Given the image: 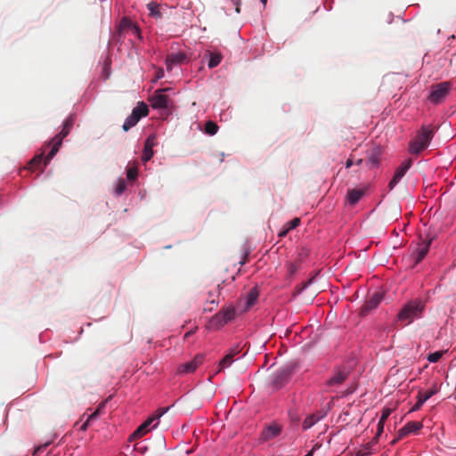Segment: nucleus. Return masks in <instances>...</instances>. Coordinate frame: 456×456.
<instances>
[{"instance_id":"45","label":"nucleus","mask_w":456,"mask_h":456,"mask_svg":"<svg viewBox=\"0 0 456 456\" xmlns=\"http://www.w3.org/2000/svg\"><path fill=\"white\" fill-rule=\"evenodd\" d=\"M287 231H285L283 228L282 230H281V232H279V237H285L287 235Z\"/></svg>"},{"instance_id":"16","label":"nucleus","mask_w":456,"mask_h":456,"mask_svg":"<svg viewBox=\"0 0 456 456\" xmlns=\"http://www.w3.org/2000/svg\"><path fill=\"white\" fill-rule=\"evenodd\" d=\"M155 135L151 134L150 135L145 142H144V148H143V152H142V159L143 162H147L149 161L152 156H153V147L155 145Z\"/></svg>"},{"instance_id":"49","label":"nucleus","mask_w":456,"mask_h":456,"mask_svg":"<svg viewBox=\"0 0 456 456\" xmlns=\"http://www.w3.org/2000/svg\"><path fill=\"white\" fill-rule=\"evenodd\" d=\"M191 331L187 332V333L185 334V338H187V337L191 336Z\"/></svg>"},{"instance_id":"44","label":"nucleus","mask_w":456,"mask_h":456,"mask_svg":"<svg viewBox=\"0 0 456 456\" xmlns=\"http://www.w3.org/2000/svg\"><path fill=\"white\" fill-rule=\"evenodd\" d=\"M354 165V161L352 160V159H348L346 163V168H349L350 167H352Z\"/></svg>"},{"instance_id":"7","label":"nucleus","mask_w":456,"mask_h":456,"mask_svg":"<svg viewBox=\"0 0 456 456\" xmlns=\"http://www.w3.org/2000/svg\"><path fill=\"white\" fill-rule=\"evenodd\" d=\"M204 354H198L194 358L187 362L179 365L177 371L179 374H189L194 372L204 362Z\"/></svg>"},{"instance_id":"8","label":"nucleus","mask_w":456,"mask_h":456,"mask_svg":"<svg viewBox=\"0 0 456 456\" xmlns=\"http://www.w3.org/2000/svg\"><path fill=\"white\" fill-rule=\"evenodd\" d=\"M282 431V426L279 425L278 423H272L269 425H266L260 435L259 440L261 442H267L270 441L277 436H279L281 434Z\"/></svg>"},{"instance_id":"30","label":"nucleus","mask_w":456,"mask_h":456,"mask_svg":"<svg viewBox=\"0 0 456 456\" xmlns=\"http://www.w3.org/2000/svg\"><path fill=\"white\" fill-rule=\"evenodd\" d=\"M444 353H445V351H436L434 353H430L428 355L427 359L430 362H437L442 358V356L444 355Z\"/></svg>"},{"instance_id":"6","label":"nucleus","mask_w":456,"mask_h":456,"mask_svg":"<svg viewBox=\"0 0 456 456\" xmlns=\"http://www.w3.org/2000/svg\"><path fill=\"white\" fill-rule=\"evenodd\" d=\"M450 88L449 82H441L433 86L428 95V100L435 104L442 102L449 94Z\"/></svg>"},{"instance_id":"9","label":"nucleus","mask_w":456,"mask_h":456,"mask_svg":"<svg viewBox=\"0 0 456 456\" xmlns=\"http://www.w3.org/2000/svg\"><path fill=\"white\" fill-rule=\"evenodd\" d=\"M167 89H159L154 92L150 98L151 105L153 109H167L169 104V98L163 93Z\"/></svg>"},{"instance_id":"41","label":"nucleus","mask_w":456,"mask_h":456,"mask_svg":"<svg viewBox=\"0 0 456 456\" xmlns=\"http://www.w3.org/2000/svg\"><path fill=\"white\" fill-rule=\"evenodd\" d=\"M134 449H135V451H137L141 453H144L147 451V447L141 444H136Z\"/></svg>"},{"instance_id":"26","label":"nucleus","mask_w":456,"mask_h":456,"mask_svg":"<svg viewBox=\"0 0 456 456\" xmlns=\"http://www.w3.org/2000/svg\"><path fill=\"white\" fill-rule=\"evenodd\" d=\"M431 244V240L423 243V245L418 249V255L416 258V263L420 262L428 254L429 250V246Z\"/></svg>"},{"instance_id":"4","label":"nucleus","mask_w":456,"mask_h":456,"mask_svg":"<svg viewBox=\"0 0 456 456\" xmlns=\"http://www.w3.org/2000/svg\"><path fill=\"white\" fill-rule=\"evenodd\" d=\"M149 108L146 103L143 102H139L137 106L133 109L130 116L126 118L123 124V130L127 132L130 128L134 126L138 121L143 118L148 116Z\"/></svg>"},{"instance_id":"46","label":"nucleus","mask_w":456,"mask_h":456,"mask_svg":"<svg viewBox=\"0 0 456 456\" xmlns=\"http://www.w3.org/2000/svg\"><path fill=\"white\" fill-rule=\"evenodd\" d=\"M313 454H314V450H311L305 456H313Z\"/></svg>"},{"instance_id":"18","label":"nucleus","mask_w":456,"mask_h":456,"mask_svg":"<svg viewBox=\"0 0 456 456\" xmlns=\"http://www.w3.org/2000/svg\"><path fill=\"white\" fill-rule=\"evenodd\" d=\"M152 419L148 418L142 424H141L137 429L130 436L129 440L134 441L135 439L142 437L150 430V426L152 423Z\"/></svg>"},{"instance_id":"11","label":"nucleus","mask_w":456,"mask_h":456,"mask_svg":"<svg viewBox=\"0 0 456 456\" xmlns=\"http://www.w3.org/2000/svg\"><path fill=\"white\" fill-rule=\"evenodd\" d=\"M188 61L189 58L183 52L169 53L166 58L167 69L170 71L173 66L187 62Z\"/></svg>"},{"instance_id":"51","label":"nucleus","mask_w":456,"mask_h":456,"mask_svg":"<svg viewBox=\"0 0 456 456\" xmlns=\"http://www.w3.org/2000/svg\"><path fill=\"white\" fill-rule=\"evenodd\" d=\"M236 12H240V8L239 7H236Z\"/></svg>"},{"instance_id":"36","label":"nucleus","mask_w":456,"mask_h":456,"mask_svg":"<svg viewBox=\"0 0 456 456\" xmlns=\"http://www.w3.org/2000/svg\"><path fill=\"white\" fill-rule=\"evenodd\" d=\"M286 224L289 227V229H290V230L295 229L296 227H297L300 224V218L295 217L292 220H290L289 222H288Z\"/></svg>"},{"instance_id":"31","label":"nucleus","mask_w":456,"mask_h":456,"mask_svg":"<svg viewBox=\"0 0 456 456\" xmlns=\"http://www.w3.org/2000/svg\"><path fill=\"white\" fill-rule=\"evenodd\" d=\"M300 262L298 263H288L287 264V271L289 276L294 275L297 270L299 269Z\"/></svg>"},{"instance_id":"28","label":"nucleus","mask_w":456,"mask_h":456,"mask_svg":"<svg viewBox=\"0 0 456 456\" xmlns=\"http://www.w3.org/2000/svg\"><path fill=\"white\" fill-rule=\"evenodd\" d=\"M218 126L213 121H208L205 125V132L209 135H214L217 133Z\"/></svg>"},{"instance_id":"39","label":"nucleus","mask_w":456,"mask_h":456,"mask_svg":"<svg viewBox=\"0 0 456 456\" xmlns=\"http://www.w3.org/2000/svg\"><path fill=\"white\" fill-rule=\"evenodd\" d=\"M384 422H380L379 421L378 423V429H377V434H376V436H375V440L378 439V437L382 434L383 430H384Z\"/></svg>"},{"instance_id":"13","label":"nucleus","mask_w":456,"mask_h":456,"mask_svg":"<svg viewBox=\"0 0 456 456\" xmlns=\"http://www.w3.org/2000/svg\"><path fill=\"white\" fill-rule=\"evenodd\" d=\"M412 161L411 159L404 161L396 170L395 173L389 182V188L393 189L399 182L400 180L404 176L405 173L409 170V168L411 167Z\"/></svg>"},{"instance_id":"17","label":"nucleus","mask_w":456,"mask_h":456,"mask_svg":"<svg viewBox=\"0 0 456 456\" xmlns=\"http://www.w3.org/2000/svg\"><path fill=\"white\" fill-rule=\"evenodd\" d=\"M349 372L346 370H338L334 375L327 381L330 387L341 385L348 376Z\"/></svg>"},{"instance_id":"1","label":"nucleus","mask_w":456,"mask_h":456,"mask_svg":"<svg viewBox=\"0 0 456 456\" xmlns=\"http://www.w3.org/2000/svg\"><path fill=\"white\" fill-rule=\"evenodd\" d=\"M424 308V302L419 298H416L403 305L397 314V319L404 324H410L415 318L420 317Z\"/></svg>"},{"instance_id":"14","label":"nucleus","mask_w":456,"mask_h":456,"mask_svg":"<svg viewBox=\"0 0 456 456\" xmlns=\"http://www.w3.org/2000/svg\"><path fill=\"white\" fill-rule=\"evenodd\" d=\"M291 370L289 368L282 369L275 374L272 385L275 389L281 388L289 379Z\"/></svg>"},{"instance_id":"37","label":"nucleus","mask_w":456,"mask_h":456,"mask_svg":"<svg viewBox=\"0 0 456 456\" xmlns=\"http://www.w3.org/2000/svg\"><path fill=\"white\" fill-rule=\"evenodd\" d=\"M391 411H391V409H389V408H384V409L382 410V414H381V417H380V419H379V421H380V422H384V423H385V422H386V420L387 419V418L390 416Z\"/></svg>"},{"instance_id":"42","label":"nucleus","mask_w":456,"mask_h":456,"mask_svg":"<svg viewBox=\"0 0 456 456\" xmlns=\"http://www.w3.org/2000/svg\"><path fill=\"white\" fill-rule=\"evenodd\" d=\"M48 446V444H45L43 445H40L38 447H37L33 452V455H37L38 454L39 452H43L46 447Z\"/></svg>"},{"instance_id":"20","label":"nucleus","mask_w":456,"mask_h":456,"mask_svg":"<svg viewBox=\"0 0 456 456\" xmlns=\"http://www.w3.org/2000/svg\"><path fill=\"white\" fill-rule=\"evenodd\" d=\"M364 189H351L347 191V200L351 205H355L364 195Z\"/></svg>"},{"instance_id":"21","label":"nucleus","mask_w":456,"mask_h":456,"mask_svg":"<svg viewBox=\"0 0 456 456\" xmlns=\"http://www.w3.org/2000/svg\"><path fill=\"white\" fill-rule=\"evenodd\" d=\"M258 296H259V293H258V290H257V289L256 287L251 289L248 292V294L246 296V307H245V310H248L250 307H252L256 304V300L258 298Z\"/></svg>"},{"instance_id":"32","label":"nucleus","mask_w":456,"mask_h":456,"mask_svg":"<svg viewBox=\"0 0 456 456\" xmlns=\"http://www.w3.org/2000/svg\"><path fill=\"white\" fill-rule=\"evenodd\" d=\"M126 189V183L124 179H119L115 189L117 195H121Z\"/></svg>"},{"instance_id":"2","label":"nucleus","mask_w":456,"mask_h":456,"mask_svg":"<svg viewBox=\"0 0 456 456\" xmlns=\"http://www.w3.org/2000/svg\"><path fill=\"white\" fill-rule=\"evenodd\" d=\"M436 128L431 126H423L418 134L410 143L409 151L411 154H418L425 150L433 139Z\"/></svg>"},{"instance_id":"19","label":"nucleus","mask_w":456,"mask_h":456,"mask_svg":"<svg viewBox=\"0 0 456 456\" xmlns=\"http://www.w3.org/2000/svg\"><path fill=\"white\" fill-rule=\"evenodd\" d=\"M436 392L437 391L436 388L430 389L426 392L419 391L418 396H417L418 401H417L416 404L413 406L412 410L413 411L419 410L422 406V404L426 401H428L431 396H433Z\"/></svg>"},{"instance_id":"34","label":"nucleus","mask_w":456,"mask_h":456,"mask_svg":"<svg viewBox=\"0 0 456 456\" xmlns=\"http://www.w3.org/2000/svg\"><path fill=\"white\" fill-rule=\"evenodd\" d=\"M138 175V169L136 167H132L127 169L126 176L128 180L134 181Z\"/></svg>"},{"instance_id":"38","label":"nucleus","mask_w":456,"mask_h":456,"mask_svg":"<svg viewBox=\"0 0 456 456\" xmlns=\"http://www.w3.org/2000/svg\"><path fill=\"white\" fill-rule=\"evenodd\" d=\"M371 454L370 445H366L362 449L359 450L357 452V456H370Z\"/></svg>"},{"instance_id":"23","label":"nucleus","mask_w":456,"mask_h":456,"mask_svg":"<svg viewBox=\"0 0 456 456\" xmlns=\"http://www.w3.org/2000/svg\"><path fill=\"white\" fill-rule=\"evenodd\" d=\"M238 352L235 351V350H232L230 354H226L219 362V365H218V370L217 372H220L221 370H223L224 369H225L226 367L230 366L231 363L233 362V356L237 354Z\"/></svg>"},{"instance_id":"48","label":"nucleus","mask_w":456,"mask_h":456,"mask_svg":"<svg viewBox=\"0 0 456 456\" xmlns=\"http://www.w3.org/2000/svg\"><path fill=\"white\" fill-rule=\"evenodd\" d=\"M362 162V159H357L356 164H357V165H360Z\"/></svg>"},{"instance_id":"47","label":"nucleus","mask_w":456,"mask_h":456,"mask_svg":"<svg viewBox=\"0 0 456 456\" xmlns=\"http://www.w3.org/2000/svg\"><path fill=\"white\" fill-rule=\"evenodd\" d=\"M283 229L285 231H287V233L290 231V229H289V227L287 226V224H285V226L283 227Z\"/></svg>"},{"instance_id":"40","label":"nucleus","mask_w":456,"mask_h":456,"mask_svg":"<svg viewBox=\"0 0 456 456\" xmlns=\"http://www.w3.org/2000/svg\"><path fill=\"white\" fill-rule=\"evenodd\" d=\"M94 420V419H90V415L87 417L86 420L80 427V430L86 431L90 425V423Z\"/></svg>"},{"instance_id":"50","label":"nucleus","mask_w":456,"mask_h":456,"mask_svg":"<svg viewBox=\"0 0 456 456\" xmlns=\"http://www.w3.org/2000/svg\"><path fill=\"white\" fill-rule=\"evenodd\" d=\"M265 5L266 4L267 0H260Z\"/></svg>"},{"instance_id":"22","label":"nucleus","mask_w":456,"mask_h":456,"mask_svg":"<svg viewBox=\"0 0 456 456\" xmlns=\"http://www.w3.org/2000/svg\"><path fill=\"white\" fill-rule=\"evenodd\" d=\"M45 152L43 151L42 153L35 156L29 162H28V168L31 171H34L36 169L38 168V167L41 165L42 161L44 160V166H46L47 164H45V159H46V157L44 156Z\"/></svg>"},{"instance_id":"43","label":"nucleus","mask_w":456,"mask_h":456,"mask_svg":"<svg viewBox=\"0 0 456 456\" xmlns=\"http://www.w3.org/2000/svg\"><path fill=\"white\" fill-rule=\"evenodd\" d=\"M163 77H164V70H163V69H159L156 71V75H155V79L154 80H159V79L162 78Z\"/></svg>"},{"instance_id":"15","label":"nucleus","mask_w":456,"mask_h":456,"mask_svg":"<svg viewBox=\"0 0 456 456\" xmlns=\"http://www.w3.org/2000/svg\"><path fill=\"white\" fill-rule=\"evenodd\" d=\"M327 412L323 410L318 411L309 416H307L303 421L302 427L304 429L312 428L315 423L323 419Z\"/></svg>"},{"instance_id":"5","label":"nucleus","mask_w":456,"mask_h":456,"mask_svg":"<svg viewBox=\"0 0 456 456\" xmlns=\"http://www.w3.org/2000/svg\"><path fill=\"white\" fill-rule=\"evenodd\" d=\"M235 316V308L223 307L217 314H216L210 320V326L215 329H220Z\"/></svg>"},{"instance_id":"33","label":"nucleus","mask_w":456,"mask_h":456,"mask_svg":"<svg viewBox=\"0 0 456 456\" xmlns=\"http://www.w3.org/2000/svg\"><path fill=\"white\" fill-rule=\"evenodd\" d=\"M168 410H169V407L159 408L155 411V413L150 418L152 419V421H155V420L159 419L160 417H162Z\"/></svg>"},{"instance_id":"29","label":"nucleus","mask_w":456,"mask_h":456,"mask_svg":"<svg viewBox=\"0 0 456 456\" xmlns=\"http://www.w3.org/2000/svg\"><path fill=\"white\" fill-rule=\"evenodd\" d=\"M121 26H122L123 28H125V27H126V26H127V27L129 28V29L131 30V32H132L133 34H134V35H139V34H140V29H139V28H138L137 26H135V25L132 24V23L130 22V20H128L127 19H123V20H121Z\"/></svg>"},{"instance_id":"25","label":"nucleus","mask_w":456,"mask_h":456,"mask_svg":"<svg viewBox=\"0 0 456 456\" xmlns=\"http://www.w3.org/2000/svg\"><path fill=\"white\" fill-rule=\"evenodd\" d=\"M366 163L370 167L378 166L379 163V151L377 149L372 150Z\"/></svg>"},{"instance_id":"24","label":"nucleus","mask_w":456,"mask_h":456,"mask_svg":"<svg viewBox=\"0 0 456 456\" xmlns=\"http://www.w3.org/2000/svg\"><path fill=\"white\" fill-rule=\"evenodd\" d=\"M209 60L208 66L209 69H214L218 66L223 59V55L220 53L208 52Z\"/></svg>"},{"instance_id":"10","label":"nucleus","mask_w":456,"mask_h":456,"mask_svg":"<svg viewBox=\"0 0 456 456\" xmlns=\"http://www.w3.org/2000/svg\"><path fill=\"white\" fill-rule=\"evenodd\" d=\"M383 294L381 292H375L371 297L364 303L360 310L362 316L367 315L371 310L375 309L382 301Z\"/></svg>"},{"instance_id":"12","label":"nucleus","mask_w":456,"mask_h":456,"mask_svg":"<svg viewBox=\"0 0 456 456\" xmlns=\"http://www.w3.org/2000/svg\"><path fill=\"white\" fill-rule=\"evenodd\" d=\"M422 427L423 425L419 421H409L404 427L399 429L397 437L393 441V443H395L397 440L402 439L411 433H416L422 428Z\"/></svg>"},{"instance_id":"35","label":"nucleus","mask_w":456,"mask_h":456,"mask_svg":"<svg viewBox=\"0 0 456 456\" xmlns=\"http://www.w3.org/2000/svg\"><path fill=\"white\" fill-rule=\"evenodd\" d=\"M107 401H108V399L106 401H104V402H102L98 405L97 409L92 414H90V419H95L98 418V416L100 415L102 410L105 407V405L107 403Z\"/></svg>"},{"instance_id":"3","label":"nucleus","mask_w":456,"mask_h":456,"mask_svg":"<svg viewBox=\"0 0 456 456\" xmlns=\"http://www.w3.org/2000/svg\"><path fill=\"white\" fill-rule=\"evenodd\" d=\"M74 123L75 118L72 115H70L64 121L61 131L57 135H55L49 143L45 145V147H48L51 143H53V147L46 156L45 164H48L51 161V159L56 155L62 143V140L69 134L71 128L74 126Z\"/></svg>"},{"instance_id":"27","label":"nucleus","mask_w":456,"mask_h":456,"mask_svg":"<svg viewBox=\"0 0 456 456\" xmlns=\"http://www.w3.org/2000/svg\"><path fill=\"white\" fill-rule=\"evenodd\" d=\"M150 15L155 18H161L162 14L159 11V4L155 2H151L147 4Z\"/></svg>"}]
</instances>
